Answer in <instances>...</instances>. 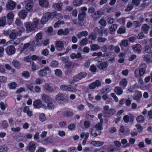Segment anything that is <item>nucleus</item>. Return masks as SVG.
<instances>
[{
    "instance_id": "nucleus-54",
    "label": "nucleus",
    "mask_w": 152,
    "mask_h": 152,
    "mask_svg": "<svg viewBox=\"0 0 152 152\" xmlns=\"http://www.w3.org/2000/svg\"><path fill=\"white\" fill-rule=\"evenodd\" d=\"M58 65V63L57 61H52L50 64V66L53 67H56Z\"/></svg>"
},
{
    "instance_id": "nucleus-31",
    "label": "nucleus",
    "mask_w": 152,
    "mask_h": 152,
    "mask_svg": "<svg viewBox=\"0 0 152 152\" xmlns=\"http://www.w3.org/2000/svg\"><path fill=\"white\" fill-rule=\"evenodd\" d=\"M83 3L82 0H74L73 4L75 7H78L81 5Z\"/></svg>"
},
{
    "instance_id": "nucleus-48",
    "label": "nucleus",
    "mask_w": 152,
    "mask_h": 152,
    "mask_svg": "<svg viewBox=\"0 0 152 152\" xmlns=\"http://www.w3.org/2000/svg\"><path fill=\"white\" fill-rule=\"evenodd\" d=\"M69 86V85H63L60 86V88L63 91H68Z\"/></svg>"
},
{
    "instance_id": "nucleus-21",
    "label": "nucleus",
    "mask_w": 152,
    "mask_h": 152,
    "mask_svg": "<svg viewBox=\"0 0 152 152\" xmlns=\"http://www.w3.org/2000/svg\"><path fill=\"white\" fill-rule=\"evenodd\" d=\"M50 15L52 19L56 17L58 19L61 20L63 18V16L61 14L58 13L56 12L50 13Z\"/></svg>"
},
{
    "instance_id": "nucleus-27",
    "label": "nucleus",
    "mask_w": 152,
    "mask_h": 152,
    "mask_svg": "<svg viewBox=\"0 0 152 152\" xmlns=\"http://www.w3.org/2000/svg\"><path fill=\"white\" fill-rule=\"evenodd\" d=\"M142 97V94L141 92L139 91H137L135 93L134 96V99L138 101Z\"/></svg>"
},
{
    "instance_id": "nucleus-11",
    "label": "nucleus",
    "mask_w": 152,
    "mask_h": 152,
    "mask_svg": "<svg viewBox=\"0 0 152 152\" xmlns=\"http://www.w3.org/2000/svg\"><path fill=\"white\" fill-rule=\"evenodd\" d=\"M101 85V82L99 80H96L90 84L88 86V87L90 89H94L96 87L100 86Z\"/></svg>"
},
{
    "instance_id": "nucleus-58",
    "label": "nucleus",
    "mask_w": 152,
    "mask_h": 152,
    "mask_svg": "<svg viewBox=\"0 0 152 152\" xmlns=\"http://www.w3.org/2000/svg\"><path fill=\"white\" fill-rule=\"evenodd\" d=\"M39 119L41 121H44L46 119L45 115L43 113L40 114L39 115Z\"/></svg>"
},
{
    "instance_id": "nucleus-16",
    "label": "nucleus",
    "mask_w": 152,
    "mask_h": 152,
    "mask_svg": "<svg viewBox=\"0 0 152 152\" xmlns=\"http://www.w3.org/2000/svg\"><path fill=\"white\" fill-rule=\"evenodd\" d=\"M55 98L56 100L59 102L64 101L65 99L64 95L61 93H59L57 95Z\"/></svg>"
},
{
    "instance_id": "nucleus-39",
    "label": "nucleus",
    "mask_w": 152,
    "mask_h": 152,
    "mask_svg": "<svg viewBox=\"0 0 152 152\" xmlns=\"http://www.w3.org/2000/svg\"><path fill=\"white\" fill-rule=\"evenodd\" d=\"M122 144L124 145V147L125 148L128 147L129 146V143H127V141L126 139H123L121 140Z\"/></svg>"
},
{
    "instance_id": "nucleus-4",
    "label": "nucleus",
    "mask_w": 152,
    "mask_h": 152,
    "mask_svg": "<svg viewBox=\"0 0 152 152\" xmlns=\"http://www.w3.org/2000/svg\"><path fill=\"white\" fill-rule=\"evenodd\" d=\"M86 76V73L85 72H82L74 76L73 77V81H69V83L70 84L73 83L81 79L84 78Z\"/></svg>"
},
{
    "instance_id": "nucleus-26",
    "label": "nucleus",
    "mask_w": 152,
    "mask_h": 152,
    "mask_svg": "<svg viewBox=\"0 0 152 152\" xmlns=\"http://www.w3.org/2000/svg\"><path fill=\"white\" fill-rule=\"evenodd\" d=\"M28 148L29 150L31 152H34L36 149V146L34 142H30L29 143Z\"/></svg>"
},
{
    "instance_id": "nucleus-45",
    "label": "nucleus",
    "mask_w": 152,
    "mask_h": 152,
    "mask_svg": "<svg viewBox=\"0 0 152 152\" xmlns=\"http://www.w3.org/2000/svg\"><path fill=\"white\" fill-rule=\"evenodd\" d=\"M85 17V12H83L82 13H80L78 16V18L79 20H83Z\"/></svg>"
},
{
    "instance_id": "nucleus-12",
    "label": "nucleus",
    "mask_w": 152,
    "mask_h": 152,
    "mask_svg": "<svg viewBox=\"0 0 152 152\" xmlns=\"http://www.w3.org/2000/svg\"><path fill=\"white\" fill-rule=\"evenodd\" d=\"M14 16L13 13L11 12H9L7 14L5 18H7V20L8 24H10L12 23L13 20Z\"/></svg>"
},
{
    "instance_id": "nucleus-13",
    "label": "nucleus",
    "mask_w": 152,
    "mask_h": 152,
    "mask_svg": "<svg viewBox=\"0 0 152 152\" xmlns=\"http://www.w3.org/2000/svg\"><path fill=\"white\" fill-rule=\"evenodd\" d=\"M54 102H50L47 104V105L44 104L42 106V109L46 110L48 109L50 110H53L55 107V105L53 104Z\"/></svg>"
},
{
    "instance_id": "nucleus-15",
    "label": "nucleus",
    "mask_w": 152,
    "mask_h": 152,
    "mask_svg": "<svg viewBox=\"0 0 152 152\" xmlns=\"http://www.w3.org/2000/svg\"><path fill=\"white\" fill-rule=\"evenodd\" d=\"M56 49L58 51H61L64 50V47L63 42L60 41H57L56 43Z\"/></svg>"
},
{
    "instance_id": "nucleus-20",
    "label": "nucleus",
    "mask_w": 152,
    "mask_h": 152,
    "mask_svg": "<svg viewBox=\"0 0 152 152\" xmlns=\"http://www.w3.org/2000/svg\"><path fill=\"white\" fill-rule=\"evenodd\" d=\"M143 59L147 63H150L152 62V53H150L145 56Z\"/></svg>"
},
{
    "instance_id": "nucleus-51",
    "label": "nucleus",
    "mask_w": 152,
    "mask_h": 152,
    "mask_svg": "<svg viewBox=\"0 0 152 152\" xmlns=\"http://www.w3.org/2000/svg\"><path fill=\"white\" fill-rule=\"evenodd\" d=\"M125 32V28L124 27H121L119 28L117 31V33L118 34H123Z\"/></svg>"
},
{
    "instance_id": "nucleus-8",
    "label": "nucleus",
    "mask_w": 152,
    "mask_h": 152,
    "mask_svg": "<svg viewBox=\"0 0 152 152\" xmlns=\"http://www.w3.org/2000/svg\"><path fill=\"white\" fill-rule=\"evenodd\" d=\"M41 99L43 102L47 104L50 102H54L53 99L49 96L45 94H43Z\"/></svg>"
},
{
    "instance_id": "nucleus-10",
    "label": "nucleus",
    "mask_w": 152,
    "mask_h": 152,
    "mask_svg": "<svg viewBox=\"0 0 152 152\" xmlns=\"http://www.w3.org/2000/svg\"><path fill=\"white\" fill-rule=\"evenodd\" d=\"M108 65V62L107 61L99 62L97 65L98 68L100 69H104L106 68Z\"/></svg>"
},
{
    "instance_id": "nucleus-28",
    "label": "nucleus",
    "mask_w": 152,
    "mask_h": 152,
    "mask_svg": "<svg viewBox=\"0 0 152 152\" xmlns=\"http://www.w3.org/2000/svg\"><path fill=\"white\" fill-rule=\"evenodd\" d=\"M62 5V4L61 3H58L54 4L53 5V7L55 9L57 10L58 11H61L62 10L61 7Z\"/></svg>"
},
{
    "instance_id": "nucleus-6",
    "label": "nucleus",
    "mask_w": 152,
    "mask_h": 152,
    "mask_svg": "<svg viewBox=\"0 0 152 152\" xmlns=\"http://www.w3.org/2000/svg\"><path fill=\"white\" fill-rule=\"evenodd\" d=\"M36 39L37 43H35L33 45L34 46H39L41 45L43 42V40L42 39V34L41 33H39L37 34L36 36Z\"/></svg>"
},
{
    "instance_id": "nucleus-41",
    "label": "nucleus",
    "mask_w": 152,
    "mask_h": 152,
    "mask_svg": "<svg viewBox=\"0 0 152 152\" xmlns=\"http://www.w3.org/2000/svg\"><path fill=\"white\" fill-rule=\"evenodd\" d=\"M32 1L30 0L29 1V2H28L26 6V10H31L32 8Z\"/></svg>"
},
{
    "instance_id": "nucleus-5",
    "label": "nucleus",
    "mask_w": 152,
    "mask_h": 152,
    "mask_svg": "<svg viewBox=\"0 0 152 152\" xmlns=\"http://www.w3.org/2000/svg\"><path fill=\"white\" fill-rule=\"evenodd\" d=\"M51 71L48 67H45L40 70L38 72L40 76H45L47 75L51 74Z\"/></svg>"
},
{
    "instance_id": "nucleus-60",
    "label": "nucleus",
    "mask_w": 152,
    "mask_h": 152,
    "mask_svg": "<svg viewBox=\"0 0 152 152\" xmlns=\"http://www.w3.org/2000/svg\"><path fill=\"white\" fill-rule=\"evenodd\" d=\"M12 64L15 67L18 68L20 66L19 62L17 60H14L12 62Z\"/></svg>"
},
{
    "instance_id": "nucleus-3",
    "label": "nucleus",
    "mask_w": 152,
    "mask_h": 152,
    "mask_svg": "<svg viewBox=\"0 0 152 152\" xmlns=\"http://www.w3.org/2000/svg\"><path fill=\"white\" fill-rule=\"evenodd\" d=\"M18 31L14 30H12L10 35V37L11 39H14L17 36H20L21 33L25 31V29L23 27H20Z\"/></svg>"
},
{
    "instance_id": "nucleus-57",
    "label": "nucleus",
    "mask_w": 152,
    "mask_h": 152,
    "mask_svg": "<svg viewBox=\"0 0 152 152\" xmlns=\"http://www.w3.org/2000/svg\"><path fill=\"white\" fill-rule=\"evenodd\" d=\"M7 106V105L5 103H4L3 102H1L0 103V106L1 110H4L5 109L6 107Z\"/></svg>"
},
{
    "instance_id": "nucleus-62",
    "label": "nucleus",
    "mask_w": 152,
    "mask_h": 152,
    "mask_svg": "<svg viewBox=\"0 0 152 152\" xmlns=\"http://www.w3.org/2000/svg\"><path fill=\"white\" fill-rule=\"evenodd\" d=\"M63 115L65 116H71L73 115V113L72 112L69 111H66L63 113Z\"/></svg>"
},
{
    "instance_id": "nucleus-9",
    "label": "nucleus",
    "mask_w": 152,
    "mask_h": 152,
    "mask_svg": "<svg viewBox=\"0 0 152 152\" xmlns=\"http://www.w3.org/2000/svg\"><path fill=\"white\" fill-rule=\"evenodd\" d=\"M45 104H43L40 100L36 99L33 102V105L36 108L40 109L42 108V105Z\"/></svg>"
},
{
    "instance_id": "nucleus-64",
    "label": "nucleus",
    "mask_w": 152,
    "mask_h": 152,
    "mask_svg": "<svg viewBox=\"0 0 152 152\" xmlns=\"http://www.w3.org/2000/svg\"><path fill=\"white\" fill-rule=\"evenodd\" d=\"M89 38L93 40H95L96 38V34L94 33H92L91 35L89 36Z\"/></svg>"
},
{
    "instance_id": "nucleus-47",
    "label": "nucleus",
    "mask_w": 152,
    "mask_h": 152,
    "mask_svg": "<svg viewBox=\"0 0 152 152\" xmlns=\"http://www.w3.org/2000/svg\"><path fill=\"white\" fill-rule=\"evenodd\" d=\"M68 91L72 92H75L76 91L77 89L75 87L69 85Z\"/></svg>"
},
{
    "instance_id": "nucleus-17",
    "label": "nucleus",
    "mask_w": 152,
    "mask_h": 152,
    "mask_svg": "<svg viewBox=\"0 0 152 152\" xmlns=\"http://www.w3.org/2000/svg\"><path fill=\"white\" fill-rule=\"evenodd\" d=\"M43 88L45 90L48 92H53L55 90V88L50 86L49 84L46 83L43 85Z\"/></svg>"
},
{
    "instance_id": "nucleus-22",
    "label": "nucleus",
    "mask_w": 152,
    "mask_h": 152,
    "mask_svg": "<svg viewBox=\"0 0 152 152\" xmlns=\"http://www.w3.org/2000/svg\"><path fill=\"white\" fill-rule=\"evenodd\" d=\"M90 143L94 146L99 147L102 145L104 144V142L102 141H92Z\"/></svg>"
},
{
    "instance_id": "nucleus-44",
    "label": "nucleus",
    "mask_w": 152,
    "mask_h": 152,
    "mask_svg": "<svg viewBox=\"0 0 152 152\" xmlns=\"http://www.w3.org/2000/svg\"><path fill=\"white\" fill-rule=\"evenodd\" d=\"M89 136V134L87 132H83L81 134L80 137L81 138L84 137V139H87Z\"/></svg>"
},
{
    "instance_id": "nucleus-7",
    "label": "nucleus",
    "mask_w": 152,
    "mask_h": 152,
    "mask_svg": "<svg viewBox=\"0 0 152 152\" xmlns=\"http://www.w3.org/2000/svg\"><path fill=\"white\" fill-rule=\"evenodd\" d=\"M50 13L47 12L45 13L43 15L41 20V23L42 24L46 23L50 19H51Z\"/></svg>"
},
{
    "instance_id": "nucleus-14",
    "label": "nucleus",
    "mask_w": 152,
    "mask_h": 152,
    "mask_svg": "<svg viewBox=\"0 0 152 152\" xmlns=\"http://www.w3.org/2000/svg\"><path fill=\"white\" fill-rule=\"evenodd\" d=\"M15 3L12 0L8 1L6 5L7 9L10 10L14 9L15 7Z\"/></svg>"
},
{
    "instance_id": "nucleus-61",
    "label": "nucleus",
    "mask_w": 152,
    "mask_h": 152,
    "mask_svg": "<svg viewBox=\"0 0 152 152\" xmlns=\"http://www.w3.org/2000/svg\"><path fill=\"white\" fill-rule=\"evenodd\" d=\"M99 23L100 25L103 26H105L107 24L106 21L103 19H101Z\"/></svg>"
},
{
    "instance_id": "nucleus-30",
    "label": "nucleus",
    "mask_w": 152,
    "mask_h": 152,
    "mask_svg": "<svg viewBox=\"0 0 152 152\" xmlns=\"http://www.w3.org/2000/svg\"><path fill=\"white\" fill-rule=\"evenodd\" d=\"M88 34V33L87 31H82L81 32H79L77 36L78 38L80 39L83 36L86 37L87 36Z\"/></svg>"
},
{
    "instance_id": "nucleus-36",
    "label": "nucleus",
    "mask_w": 152,
    "mask_h": 152,
    "mask_svg": "<svg viewBox=\"0 0 152 152\" xmlns=\"http://www.w3.org/2000/svg\"><path fill=\"white\" fill-rule=\"evenodd\" d=\"M114 92L117 95H120L122 94L123 90L121 87H116L115 88Z\"/></svg>"
},
{
    "instance_id": "nucleus-38",
    "label": "nucleus",
    "mask_w": 152,
    "mask_h": 152,
    "mask_svg": "<svg viewBox=\"0 0 152 152\" xmlns=\"http://www.w3.org/2000/svg\"><path fill=\"white\" fill-rule=\"evenodd\" d=\"M107 56V53H105L102 54V53L101 52H99L98 53L94 52L93 53L92 56H97L98 57H100L102 56L103 57H104L105 56Z\"/></svg>"
},
{
    "instance_id": "nucleus-42",
    "label": "nucleus",
    "mask_w": 152,
    "mask_h": 152,
    "mask_svg": "<svg viewBox=\"0 0 152 152\" xmlns=\"http://www.w3.org/2000/svg\"><path fill=\"white\" fill-rule=\"evenodd\" d=\"M144 118L143 116L140 115L138 116L136 118V120L138 122L142 123L144 120Z\"/></svg>"
},
{
    "instance_id": "nucleus-35",
    "label": "nucleus",
    "mask_w": 152,
    "mask_h": 152,
    "mask_svg": "<svg viewBox=\"0 0 152 152\" xmlns=\"http://www.w3.org/2000/svg\"><path fill=\"white\" fill-rule=\"evenodd\" d=\"M104 12L101 11H97L95 12L93 17L95 18H97L100 17L103 14Z\"/></svg>"
},
{
    "instance_id": "nucleus-34",
    "label": "nucleus",
    "mask_w": 152,
    "mask_h": 152,
    "mask_svg": "<svg viewBox=\"0 0 152 152\" xmlns=\"http://www.w3.org/2000/svg\"><path fill=\"white\" fill-rule=\"evenodd\" d=\"M104 94V90H101L97 94V95L95 96V99L96 101H99L101 99V95Z\"/></svg>"
},
{
    "instance_id": "nucleus-18",
    "label": "nucleus",
    "mask_w": 152,
    "mask_h": 152,
    "mask_svg": "<svg viewBox=\"0 0 152 152\" xmlns=\"http://www.w3.org/2000/svg\"><path fill=\"white\" fill-rule=\"evenodd\" d=\"M133 49L134 52L140 53L141 51L142 48L141 45L139 44H137L133 46Z\"/></svg>"
},
{
    "instance_id": "nucleus-43",
    "label": "nucleus",
    "mask_w": 152,
    "mask_h": 152,
    "mask_svg": "<svg viewBox=\"0 0 152 152\" xmlns=\"http://www.w3.org/2000/svg\"><path fill=\"white\" fill-rule=\"evenodd\" d=\"M117 27L116 24H114L111 26L110 27L109 29L110 31L112 32L115 31L117 28Z\"/></svg>"
},
{
    "instance_id": "nucleus-29",
    "label": "nucleus",
    "mask_w": 152,
    "mask_h": 152,
    "mask_svg": "<svg viewBox=\"0 0 152 152\" xmlns=\"http://www.w3.org/2000/svg\"><path fill=\"white\" fill-rule=\"evenodd\" d=\"M18 15L20 18L24 19L27 15V13L25 10H23L19 12Z\"/></svg>"
},
{
    "instance_id": "nucleus-37",
    "label": "nucleus",
    "mask_w": 152,
    "mask_h": 152,
    "mask_svg": "<svg viewBox=\"0 0 152 152\" xmlns=\"http://www.w3.org/2000/svg\"><path fill=\"white\" fill-rule=\"evenodd\" d=\"M90 48L91 50L94 51L97 50L100 48V47L96 44H93L90 45Z\"/></svg>"
},
{
    "instance_id": "nucleus-2",
    "label": "nucleus",
    "mask_w": 152,
    "mask_h": 152,
    "mask_svg": "<svg viewBox=\"0 0 152 152\" xmlns=\"http://www.w3.org/2000/svg\"><path fill=\"white\" fill-rule=\"evenodd\" d=\"M102 129L101 123H98L93 127L91 131V134L94 137H96L99 134L100 131Z\"/></svg>"
},
{
    "instance_id": "nucleus-32",
    "label": "nucleus",
    "mask_w": 152,
    "mask_h": 152,
    "mask_svg": "<svg viewBox=\"0 0 152 152\" xmlns=\"http://www.w3.org/2000/svg\"><path fill=\"white\" fill-rule=\"evenodd\" d=\"M141 28L145 33L147 34L150 28V27L147 24H144L142 25Z\"/></svg>"
},
{
    "instance_id": "nucleus-24",
    "label": "nucleus",
    "mask_w": 152,
    "mask_h": 152,
    "mask_svg": "<svg viewBox=\"0 0 152 152\" xmlns=\"http://www.w3.org/2000/svg\"><path fill=\"white\" fill-rule=\"evenodd\" d=\"M23 111L24 113H26L29 117H31L33 115L32 112L30 110L29 107L28 106H26L24 107Z\"/></svg>"
},
{
    "instance_id": "nucleus-53",
    "label": "nucleus",
    "mask_w": 152,
    "mask_h": 152,
    "mask_svg": "<svg viewBox=\"0 0 152 152\" xmlns=\"http://www.w3.org/2000/svg\"><path fill=\"white\" fill-rule=\"evenodd\" d=\"M128 45V42L126 40H124L122 41L121 43L120 44V46L121 47L123 46L126 47Z\"/></svg>"
},
{
    "instance_id": "nucleus-46",
    "label": "nucleus",
    "mask_w": 152,
    "mask_h": 152,
    "mask_svg": "<svg viewBox=\"0 0 152 152\" xmlns=\"http://www.w3.org/2000/svg\"><path fill=\"white\" fill-rule=\"evenodd\" d=\"M16 83L14 82L10 83L9 84V87L11 89H14L16 88Z\"/></svg>"
},
{
    "instance_id": "nucleus-55",
    "label": "nucleus",
    "mask_w": 152,
    "mask_h": 152,
    "mask_svg": "<svg viewBox=\"0 0 152 152\" xmlns=\"http://www.w3.org/2000/svg\"><path fill=\"white\" fill-rule=\"evenodd\" d=\"M55 74L58 77L61 76L62 73L61 71L59 69H56L55 71Z\"/></svg>"
},
{
    "instance_id": "nucleus-50",
    "label": "nucleus",
    "mask_w": 152,
    "mask_h": 152,
    "mask_svg": "<svg viewBox=\"0 0 152 152\" xmlns=\"http://www.w3.org/2000/svg\"><path fill=\"white\" fill-rule=\"evenodd\" d=\"M44 82L45 80H44L41 79L40 78H38L35 80V83L39 85Z\"/></svg>"
},
{
    "instance_id": "nucleus-25",
    "label": "nucleus",
    "mask_w": 152,
    "mask_h": 152,
    "mask_svg": "<svg viewBox=\"0 0 152 152\" xmlns=\"http://www.w3.org/2000/svg\"><path fill=\"white\" fill-rule=\"evenodd\" d=\"M39 5L41 7H47L49 5V2L47 0H39Z\"/></svg>"
},
{
    "instance_id": "nucleus-1",
    "label": "nucleus",
    "mask_w": 152,
    "mask_h": 152,
    "mask_svg": "<svg viewBox=\"0 0 152 152\" xmlns=\"http://www.w3.org/2000/svg\"><path fill=\"white\" fill-rule=\"evenodd\" d=\"M39 22V20L37 18L34 19L33 23H25L26 31L29 33L32 30L36 31L37 29V25Z\"/></svg>"
},
{
    "instance_id": "nucleus-59",
    "label": "nucleus",
    "mask_w": 152,
    "mask_h": 152,
    "mask_svg": "<svg viewBox=\"0 0 152 152\" xmlns=\"http://www.w3.org/2000/svg\"><path fill=\"white\" fill-rule=\"evenodd\" d=\"M2 126L4 129L7 128L8 126V124L7 121H4L2 122Z\"/></svg>"
},
{
    "instance_id": "nucleus-63",
    "label": "nucleus",
    "mask_w": 152,
    "mask_h": 152,
    "mask_svg": "<svg viewBox=\"0 0 152 152\" xmlns=\"http://www.w3.org/2000/svg\"><path fill=\"white\" fill-rule=\"evenodd\" d=\"M22 75L26 78H28L29 77V74L27 71H24L22 73Z\"/></svg>"
},
{
    "instance_id": "nucleus-56",
    "label": "nucleus",
    "mask_w": 152,
    "mask_h": 152,
    "mask_svg": "<svg viewBox=\"0 0 152 152\" xmlns=\"http://www.w3.org/2000/svg\"><path fill=\"white\" fill-rule=\"evenodd\" d=\"M104 90V94H107L110 91L111 88L109 86H107L103 88L102 90Z\"/></svg>"
},
{
    "instance_id": "nucleus-33",
    "label": "nucleus",
    "mask_w": 152,
    "mask_h": 152,
    "mask_svg": "<svg viewBox=\"0 0 152 152\" xmlns=\"http://www.w3.org/2000/svg\"><path fill=\"white\" fill-rule=\"evenodd\" d=\"M81 54L80 53H77L76 54L75 53H72L70 56V57L71 58L73 59H78L80 58L81 57Z\"/></svg>"
},
{
    "instance_id": "nucleus-40",
    "label": "nucleus",
    "mask_w": 152,
    "mask_h": 152,
    "mask_svg": "<svg viewBox=\"0 0 152 152\" xmlns=\"http://www.w3.org/2000/svg\"><path fill=\"white\" fill-rule=\"evenodd\" d=\"M5 17L1 18L0 19V26H4L6 24L5 21Z\"/></svg>"
},
{
    "instance_id": "nucleus-49",
    "label": "nucleus",
    "mask_w": 152,
    "mask_h": 152,
    "mask_svg": "<svg viewBox=\"0 0 152 152\" xmlns=\"http://www.w3.org/2000/svg\"><path fill=\"white\" fill-rule=\"evenodd\" d=\"M88 40L86 38L82 39L80 42V45H86L88 43Z\"/></svg>"
},
{
    "instance_id": "nucleus-19",
    "label": "nucleus",
    "mask_w": 152,
    "mask_h": 152,
    "mask_svg": "<svg viewBox=\"0 0 152 152\" xmlns=\"http://www.w3.org/2000/svg\"><path fill=\"white\" fill-rule=\"evenodd\" d=\"M8 55H11L15 53V49L12 46H9L5 49Z\"/></svg>"
},
{
    "instance_id": "nucleus-52",
    "label": "nucleus",
    "mask_w": 152,
    "mask_h": 152,
    "mask_svg": "<svg viewBox=\"0 0 152 152\" xmlns=\"http://www.w3.org/2000/svg\"><path fill=\"white\" fill-rule=\"evenodd\" d=\"M96 68L95 65L92 64L90 67L89 70L92 72L95 73L96 70Z\"/></svg>"
},
{
    "instance_id": "nucleus-23",
    "label": "nucleus",
    "mask_w": 152,
    "mask_h": 152,
    "mask_svg": "<svg viewBox=\"0 0 152 152\" xmlns=\"http://www.w3.org/2000/svg\"><path fill=\"white\" fill-rule=\"evenodd\" d=\"M128 83L127 80L126 78L122 79L120 82L119 84L120 86L123 89L125 88Z\"/></svg>"
}]
</instances>
